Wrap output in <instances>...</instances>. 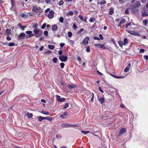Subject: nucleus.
Here are the masks:
<instances>
[{
	"label": "nucleus",
	"mask_w": 148,
	"mask_h": 148,
	"mask_svg": "<svg viewBox=\"0 0 148 148\" xmlns=\"http://www.w3.org/2000/svg\"><path fill=\"white\" fill-rule=\"evenodd\" d=\"M35 36L36 38H38L40 37L43 33L42 31L40 29H38L37 28L34 29L33 31Z\"/></svg>",
	"instance_id": "nucleus-1"
},
{
	"label": "nucleus",
	"mask_w": 148,
	"mask_h": 148,
	"mask_svg": "<svg viewBox=\"0 0 148 148\" xmlns=\"http://www.w3.org/2000/svg\"><path fill=\"white\" fill-rule=\"evenodd\" d=\"M68 57L65 55H63L59 56V59L62 62H65L68 59Z\"/></svg>",
	"instance_id": "nucleus-2"
},
{
	"label": "nucleus",
	"mask_w": 148,
	"mask_h": 148,
	"mask_svg": "<svg viewBox=\"0 0 148 148\" xmlns=\"http://www.w3.org/2000/svg\"><path fill=\"white\" fill-rule=\"evenodd\" d=\"M26 33L27 34L26 35H25L26 38H29L35 36V34H33L32 32V31H26Z\"/></svg>",
	"instance_id": "nucleus-3"
},
{
	"label": "nucleus",
	"mask_w": 148,
	"mask_h": 148,
	"mask_svg": "<svg viewBox=\"0 0 148 148\" xmlns=\"http://www.w3.org/2000/svg\"><path fill=\"white\" fill-rule=\"evenodd\" d=\"M94 45L97 48L101 49V50H104L106 48L102 44H96Z\"/></svg>",
	"instance_id": "nucleus-4"
},
{
	"label": "nucleus",
	"mask_w": 148,
	"mask_h": 148,
	"mask_svg": "<svg viewBox=\"0 0 148 148\" xmlns=\"http://www.w3.org/2000/svg\"><path fill=\"white\" fill-rule=\"evenodd\" d=\"M40 8L39 7H37L36 6L34 5L33 6L32 10L34 11L36 13H40Z\"/></svg>",
	"instance_id": "nucleus-5"
},
{
	"label": "nucleus",
	"mask_w": 148,
	"mask_h": 148,
	"mask_svg": "<svg viewBox=\"0 0 148 148\" xmlns=\"http://www.w3.org/2000/svg\"><path fill=\"white\" fill-rule=\"evenodd\" d=\"M61 126L63 127H78L79 126L77 125H70L66 124H62L61 125Z\"/></svg>",
	"instance_id": "nucleus-6"
},
{
	"label": "nucleus",
	"mask_w": 148,
	"mask_h": 148,
	"mask_svg": "<svg viewBox=\"0 0 148 148\" xmlns=\"http://www.w3.org/2000/svg\"><path fill=\"white\" fill-rule=\"evenodd\" d=\"M89 39V38L88 37H86L82 41V42L80 44H83L85 45H87L88 43V41Z\"/></svg>",
	"instance_id": "nucleus-7"
},
{
	"label": "nucleus",
	"mask_w": 148,
	"mask_h": 148,
	"mask_svg": "<svg viewBox=\"0 0 148 148\" xmlns=\"http://www.w3.org/2000/svg\"><path fill=\"white\" fill-rule=\"evenodd\" d=\"M25 36V33H21L18 36L17 38L18 40H21L24 39Z\"/></svg>",
	"instance_id": "nucleus-8"
},
{
	"label": "nucleus",
	"mask_w": 148,
	"mask_h": 148,
	"mask_svg": "<svg viewBox=\"0 0 148 148\" xmlns=\"http://www.w3.org/2000/svg\"><path fill=\"white\" fill-rule=\"evenodd\" d=\"M56 97L57 100L60 102H64L65 100V99L64 98H61L58 95H56Z\"/></svg>",
	"instance_id": "nucleus-9"
},
{
	"label": "nucleus",
	"mask_w": 148,
	"mask_h": 148,
	"mask_svg": "<svg viewBox=\"0 0 148 148\" xmlns=\"http://www.w3.org/2000/svg\"><path fill=\"white\" fill-rule=\"evenodd\" d=\"M54 11L52 10H50L49 12V14L47 15V16L49 18H52L54 16Z\"/></svg>",
	"instance_id": "nucleus-10"
},
{
	"label": "nucleus",
	"mask_w": 148,
	"mask_h": 148,
	"mask_svg": "<svg viewBox=\"0 0 148 148\" xmlns=\"http://www.w3.org/2000/svg\"><path fill=\"white\" fill-rule=\"evenodd\" d=\"M68 114V112H64L62 115H60V117L62 119H64L66 117V116Z\"/></svg>",
	"instance_id": "nucleus-11"
},
{
	"label": "nucleus",
	"mask_w": 148,
	"mask_h": 148,
	"mask_svg": "<svg viewBox=\"0 0 148 148\" xmlns=\"http://www.w3.org/2000/svg\"><path fill=\"white\" fill-rule=\"evenodd\" d=\"M126 132V130L125 128H123L121 129L120 130L119 133V135L120 136L121 134H123L125 133Z\"/></svg>",
	"instance_id": "nucleus-12"
},
{
	"label": "nucleus",
	"mask_w": 148,
	"mask_h": 148,
	"mask_svg": "<svg viewBox=\"0 0 148 148\" xmlns=\"http://www.w3.org/2000/svg\"><path fill=\"white\" fill-rule=\"evenodd\" d=\"M77 86V85L74 84H72L71 85H69L68 86V88L69 89H72L73 88H75Z\"/></svg>",
	"instance_id": "nucleus-13"
},
{
	"label": "nucleus",
	"mask_w": 148,
	"mask_h": 148,
	"mask_svg": "<svg viewBox=\"0 0 148 148\" xmlns=\"http://www.w3.org/2000/svg\"><path fill=\"white\" fill-rule=\"evenodd\" d=\"M130 67H131V64H130V63H129L128 64L127 66L125 68V69L124 70V71L126 72H128L129 71V70L130 69Z\"/></svg>",
	"instance_id": "nucleus-14"
},
{
	"label": "nucleus",
	"mask_w": 148,
	"mask_h": 148,
	"mask_svg": "<svg viewBox=\"0 0 148 148\" xmlns=\"http://www.w3.org/2000/svg\"><path fill=\"white\" fill-rule=\"evenodd\" d=\"M98 99L101 104L103 103L105 101V99L104 98H99V96L98 97Z\"/></svg>",
	"instance_id": "nucleus-15"
},
{
	"label": "nucleus",
	"mask_w": 148,
	"mask_h": 148,
	"mask_svg": "<svg viewBox=\"0 0 148 148\" xmlns=\"http://www.w3.org/2000/svg\"><path fill=\"white\" fill-rule=\"evenodd\" d=\"M134 7L135 8H138L140 5V4L139 1H136L134 5Z\"/></svg>",
	"instance_id": "nucleus-16"
},
{
	"label": "nucleus",
	"mask_w": 148,
	"mask_h": 148,
	"mask_svg": "<svg viewBox=\"0 0 148 148\" xmlns=\"http://www.w3.org/2000/svg\"><path fill=\"white\" fill-rule=\"evenodd\" d=\"M53 31H55L57 30V26L56 24H55L51 27Z\"/></svg>",
	"instance_id": "nucleus-17"
},
{
	"label": "nucleus",
	"mask_w": 148,
	"mask_h": 148,
	"mask_svg": "<svg viewBox=\"0 0 148 148\" xmlns=\"http://www.w3.org/2000/svg\"><path fill=\"white\" fill-rule=\"evenodd\" d=\"M26 115L28 116L29 118H30L33 116V114L32 113H29L28 112H27L26 113Z\"/></svg>",
	"instance_id": "nucleus-18"
},
{
	"label": "nucleus",
	"mask_w": 148,
	"mask_h": 148,
	"mask_svg": "<svg viewBox=\"0 0 148 148\" xmlns=\"http://www.w3.org/2000/svg\"><path fill=\"white\" fill-rule=\"evenodd\" d=\"M110 75L113 77L116 78H122L124 77L123 76H117L115 75H113L112 74H110Z\"/></svg>",
	"instance_id": "nucleus-19"
},
{
	"label": "nucleus",
	"mask_w": 148,
	"mask_h": 148,
	"mask_svg": "<svg viewBox=\"0 0 148 148\" xmlns=\"http://www.w3.org/2000/svg\"><path fill=\"white\" fill-rule=\"evenodd\" d=\"M118 43L119 45V46L122 47L123 45H124L123 42L121 41H119L118 42Z\"/></svg>",
	"instance_id": "nucleus-20"
},
{
	"label": "nucleus",
	"mask_w": 148,
	"mask_h": 148,
	"mask_svg": "<svg viewBox=\"0 0 148 148\" xmlns=\"http://www.w3.org/2000/svg\"><path fill=\"white\" fill-rule=\"evenodd\" d=\"M142 16L143 17L146 16H148V14L146 12H142Z\"/></svg>",
	"instance_id": "nucleus-21"
},
{
	"label": "nucleus",
	"mask_w": 148,
	"mask_h": 148,
	"mask_svg": "<svg viewBox=\"0 0 148 148\" xmlns=\"http://www.w3.org/2000/svg\"><path fill=\"white\" fill-rule=\"evenodd\" d=\"M114 13L113 9L112 8H110V12L109 13L110 15H112Z\"/></svg>",
	"instance_id": "nucleus-22"
},
{
	"label": "nucleus",
	"mask_w": 148,
	"mask_h": 148,
	"mask_svg": "<svg viewBox=\"0 0 148 148\" xmlns=\"http://www.w3.org/2000/svg\"><path fill=\"white\" fill-rule=\"evenodd\" d=\"M11 31L10 29H7L6 30V34L7 35H9L11 33Z\"/></svg>",
	"instance_id": "nucleus-23"
},
{
	"label": "nucleus",
	"mask_w": 148,
	"mask_h": 148,
	"mask_svg": "<svg viewBox=\"0 0 148 148\" xmlns=\"http://www.w3.org/2000/svg\"><path fill=\"white\" fill-rule=\"evenodd\" d=\"M123 43L124 45H125L126 44H127L128 40L127 38H125L124 39Z\"/></svg>",
	"instance_id": "nucleus-24"
},
{
	"label": "nucleus",
	"mask_w": 148,
	"mask_h": 148,
	"mask_svg": "<svg viewBox=\"0 0 148 148\" xmlns=\"http://www.w3.org/2000/svg\"><path fill=\"white\" fill-rule=\"evenodd\" d=\"M41 113L46 115H49V112L45 111L44 110H42Z\"/></svg>",
	"instance_id": "nucleus-25"
},
{
	"label": "nucleus",
	"mask_w": 148,
	"mask_h": 148,
	"mask_svg": "<svg viewBox=\"0 0 148 148\" xmlns=\"http://www.w3.org/2000/svg\"><path fill=\"white\" fill-rule=\"evenodd\" d=\"M45 119V117L39 116L38 118V121H41Z\"/></svg>",
	"instance_id": "nucleus-26"
},
{
	"label": "nucleus",
	"mask_w": 148,
	"mask_h": 148,
	"mask_svg": "<svg viewBox=\"0 0 148 148\" xmlns=\"http://www.w3.org/2000/svg\"><path fill=\"white\" fill-rule=\"evenodd\" d=\"M48 47L49 49L51 50H52L54 48V46L53 45H49Z\"/></svg>",
	"instance_id": "nucleus-27"
},
{
	"label": "nucleus",
	"mask_w": 148,
	"mask_h": 148,
	"mask_svg": "<svg viewBox=\"0 0 148 148\" xmlns=\"http://www.w3.org/2000/svg\"><path fill=\"white\" fill-rule=\"evenodd\" d=\"M126 31L127 32L130 34L134 35V32L133 31H132L130 30H126Z\"/></svg>",
	"instance_id": "nucleus-28"
},
{
	"label": "nucleus",
	"mask_w": 148,
	"mask_h": 148,
	"mask_svg": "<svg viewBox=\"0 0 148 148\" xmlns=\"http://www.w3.org/2000/svg\"><path fill=\"white\" fill-rule=\"evenodd\" d=\"M125 21V20L124 18H122L120 22V24H121L124 23Z\"/></svg>",
	"instance_id": "nucleus-29"
},
{
	"label": "nucleus",
	"mask_w": 148,
	"mask_h": 148,
	"mask_svg": "<svg viewBox=\"0 0 148 148\" xmlns=\"http://www.w3.org/2000/svg\"><path fill=\"white\" fill-rule=\"evenodd\" d=\"M143 23L144 25H146L148 23V20L147 19H145L143 21Z\"/></svg>",
	"instance_id": "nucleus-30"
},
{
	"label": "nucleus",
	"mask_w": 148,
	"mask_h": 148,
	"mask_svg": "<svg viewBox=\"0 0 148 148\" xmlns=\"http://www.w3.org/2000/svg\"><path fill=\"white\" fill-rule=\"evenodd\" d=\"M45 119H47L49 121H51L52 120V118L50 117H45Z\"/></svg>",
	"instance_id": "nucleus-31"
},
{
	"label": "nucleus",
	"mask_w": 148,
	"mask_h": 148,
	"mask_svg": "<svg viewBox=\"0 0 148 148\" xmlns=\"http://www.w3.org/2000/svg\"><path fill=\"white\" fill-rule=\"evenodd\" d=\"M59 21L61 23H63L64 21V18L62 17H61L60 18H59Z\"/></svg>",
	"instance_id": "nucleus-32"
},
{
	"label": "nucleus",
	"mask_w": 148,
	"mask_h": 148,
	"mask_svg": "<svg viewBox=\"0 0 148 148\" xmlns=\"http://www.w3.org/2000/svg\"><path fill=\"white\" fill-rule=\"evenodd\" d=\"M64 3V1L62 0H61L58 3V4L59 6H61Z\"/></svg>",
	"instance_id": "nucleus-33"
},
{
	"label": "nucleus",
	"mask_w": 148,
	"mask_h": 148,
	"mask_svg": "<svg viewBox=\"0 0 148 148\" xmlns=\"http://www.w3.org/2000/svg\"><path fill=\"white\" fill-rule=\"evenodd\" d=\"M95 20V18L93 17L89 19V21L90 22H93Z\"/></svg>",
	"instance_id": "nucleus-34"
},
{
	"label": "nucleus",
	"mask_w": 148,
	"mask_h": 148,
	"mask_svg": "<svg viewBox=\"0 0 148 148\" xmlns=\"http://www.w3.org/2000/svg\"><path fill=\"white\" fill-rule=\"evenodd\" d=\"M84 30V29L83 28L80 29L78 31L77 33L78 34H80Z\"/></svg>",
	"instance_id": "nucleus-35"
},
{
	"label": "nucleus",
	"mask_w": 148,
	"mask_h": 148,
	"mask_svg": "<svg viewBox=\"0 0 148 148\" xmlns=\"http://www.w3.org/2000/svg\"><path fill=\"white\" fill-rule=\"evenodd\" d=\"M53 61L55 63H57V61H58L57 58H54L53 59Z\"/></svg>",
	"instance_id": "nucleus-36"
},
{
	"label": "nucleus",
	"mask_w": 148,
	"mask_h": 148,
	"mask_svg": "<svg viewBox=\"0 0 148 148\" xmlns=\"http://www.w3.org/2000/svg\"><path fill=\"white\" fill-rule=\"evenodd\" d=\"M38 27V25L36 24H34L33 25V27L36 28H37V27Z\"/></svg>",
	"instance_id": "nucleus-37"
},
{
	"label": "nucleus",
	"mask_w": 148,
	"mask_h": 148,
	"mask_svg": "<svg viewBox=\"0 0 148 148\" xmlns=\"http://www.w3.org/2000/svg\"><path fill=\"white\" fill-rule=\"evenodd\" d=\"M90 95H91V94L92 95V98L91 99V102H93L94 101V95L93 93H90Z\"/></svg>",
	"instance_id": "nucleus-38"
},
{
	"label": "nucleus",
	"mask_w": 148,
	"mask_h": 148,
	"mask_svg": "<svg viewBox=\"0 0 148 148\" xmlns=\"http://www.w3.org/2000/svg\"><path fill=\"white\" fill-rule=\"evenodd\" d=\"M73 28L74 29L76 30L77 28V26L74 23L73 25Z\"/></svg>",
	"instance_id": "nucleus-39"
},
{
	"label": "nucleus",
	"mask_w": 148,
	"mask_h": 148,
	"mask_svg": "<svg viewBox=\"0 0 148 148\" xmlns=\"http://www.w3.org/2000/svg\"><path fill=\"white\" fill-rule=\"evenodd\" d=\"M65 64L64 63L62 62L60 64V66L61 68H64Z\"/></svg>",
	"instance_id": "nucleus-40"
},
{
	"label": "nucleus",
	"mask_w": 148,
	"mask_h": 148,
	"mask_svg": "<svg viewBox=\"0 0 148 148\" xmlns=\"http://www.w3.org/2000/svg\"><path fill=\"white\" fill-rule=\"evenodd\" d=\"M106 3V1L105 0H103L101 2H100V5L104 4Z\"/></svg>",
	"instance_id": "nucleus-41"
},
{
	"label": "nucleus",
	"mask_w": 148,
	"mask_h": 148,
	"mask_svg": "<svg viewBox=\"0 0 148 148\" xmlns=\"http://www.w3.org/2000/svg\"><path fill=\"white\" fill-rule=\"evenodd\" d=\"M134 35L139 36H140V34L139 33H137V32H134Z\"/></svg>",
	"instance_id": "nucleus-42"
},
{
	"label": "nucleus",
	"mask_w": 148,
	"mask_h": 148,
	"mask_svg": "<svg viewBox=\"0 0 148 148\" xmlns=\"http://www.w3.org/2000/svg\"><path fill=\"white\" fill-rule=\"evenodd\" d=\"M81 132L82 133H83V134H87L88 133H89V132L88 131H84L83 130H81Z\"/></svg>",
	"instance_id": "nucleus-43"
},
{
	"label": "nucleus",
	"mask_w": 148,
	"mask_h": 148,
	"mask_svg": "<svg viewBox=\"0 0 148 148\" xmlns=\"http://www.w3.org/2000/svg\"><path fill=\"white\" fill-rule=\"evenodd\" d=\"M72 33L71 32H69L68 33V36L69 37H71L72 36Z\"/></svg>",
	"instance_id": "nucleus-44"
},
{
	"label": "nucleus",
	"mask_w": 148,
	"mask_h": 148,
	"mask_svg": "<svg viewBox=\"0 0 148 148\" xmlns=\"http://www.w3.org/2000/svg\"><path fill=\"white\" fill-rule=\"evenodd\" d=\"M15 43L13 42H11L8 44V45L9 46L12 47L13 46L15 45Z\"/></svg>",
	"instance_id": "nucleus-45"
},
{
	"label": "nucleus",
	"mask_w": 148,
	"mask_h": 148,
	"mask_svg": "<svg viewBox=\"0 0 148 148\" xmlns=\"http://www.w3.org/2000/svg\"><path fill=\"white\" fill-rule=\"evenodd\" d=\"M46 24L45 23L43 24L42 26L41 27V29H44L45 27L46 26Z\"/></svg>",
	"instance_id": "nucleus-46"
},
{
	"label": "nucleus",
	"mask_w": 148,
	"mask_h": 148,
	"mask_svg": "<svg viewBox=\"0 0 148 148\" xmlns=\"http://www.w3.org/2000/svg\"><path fill=\"white\" fill-rule=\"evenodd\" d=\"M69 106V104L68 103H66L64 105V108L65 109L66 108H67Z\"/></svg>",
	"instance_id": "nucleus-47"
},
{
	"label": "nucleus",
	"mask_w": 148,
	"mask_h": 148,
	"mask_svg": "<svg viewBox=\"0 0 148 148\" xmlns=\"http://www.w3.org/2000/svg\"><path fill=\"white\" fill-rule=\"evenodd\" d=\"M68 14L70 16H72L73 15V12L72 11H70L68 13Z\"/></svg>",
	"instance_id": "nucleus-48"
},
{
	"label": "nucleus",
	"mask_w": 148,
	"mask_h": 148,
	"mask_svg": "<svg viewBox=\"0 0 148 148\" xmlns=\"http://www.w3.org/2000/svg\"><path fill=\"white\" fill-rule=\"evenodd\" d=\"M145 51V50L143 49H141L140 50L139 52L140 53H143Z\"/></svg>",
	"instance_id": "nucleus-49"
},
{
	"label": "nucleus",
	"mask_w": 148,
	"mask_h": 148,
	"mask_svg": "<svg viewBox=\"0 0 148 148\" xmlns=\"http://www.w3.org/2000/svg\"><path fill=\"white\" fill-rule=\"evenodd\" d=\"M125 14H129L128 9L126 10Z\"/></svg>",
	"instance_id": "nucleus-50"
},
{
	"label": "nucleus",
	"mask_w": 148,
	"mask_h": 148,
	"mask_svg": "<svg viewBox=\"0 0 148 148\" xmlns=\"http://www.w3.org/2000/svg\"><path fill=\"white\" fill-rule=\"evenodd\" d=\"M48 34V32L47 31H45L44 32V34L46 36H47Z\"/></svg>",
	"instance_id": "nucleus-51"
},
{
	"label": "nucleus",
	"mask_w": 148,
	"mask_h": 148,
	"mask_svg": "<svg viewBox=\"0 0 148 148\" xmlns=\"http://www.w3.org/2000/svg\"><path fill=\"white\" fill-rule=\"evenodd\" d=\"M86 51L88 52L90 51V48L89 47H86Z\"/></svg>",
	"instance_id": "nucleus-52"
},
{
	"label": "nucleus",
	"mask_w": 148,
	"mask_h": 148,
	"mask_svg": "<svg viewBox=\"0 0 148 148\" xmlns=\"http://www.w3.org/2000/svg\"><path fill=\"white\" fill-rule=\"evenodd\" d=\"M99 90L101 93H103V91L101 89V88L100 86L99 87Z\"/></svg>",
	"instance_id": "nucleus-53"
},
{
	"label": "nucleus",
	"mask_w": 148,
	"mask_h": 148,
	"mask_svg": "<svg viewBox=\"0 0 148 148\" xmlns=\"http://www.w3.org/2000/svg\"><path fill=\"white\" fill-rule=\"evenodd\" d=\"M99 37L100 39L103 40V36L101 34H100L99 35Z\"/></svg>",
	"instance_id": "nucleus-54"
},
{
	"label": "nucleus",
	"mask_w": 148,
	"mask_h": 148,
	"mask_svg": "<svg viewBox=\"0 0 148 148\" xmlns=\"http://www.w3.org/2000/svg\"><path fill=\"white\" fill-rule=\"evenodd\" d=\"M65 45V44L64 43H61L60 44V46L61 47H62Z\"/></svg>",
	"instance_id": "nucleus-55"
},
{
	"label": "nucleus",
	"mask_w": 148,
	"mask_h": 148,
	"mask_svg": "<svg viewBox=\"0 0 148 148\" xmlns=\"http://www.w3.org/2000/svg\"><path fill=\"white\" fill-rule=\"evenodd\" d=\"M93 39L95 40H100V39L98 37H94L93 38Z\"/></svg>",
	"instance_id": "nucleus-56"
},
{
	"label": "nucleus",
	"mask_w": 148,
	"mask_h": 148,
	"mask_svg": "<svg viewBox=\"0 0 148 148\" xmlns=\"http://www.w3.org/2000/svg\"><path fill=\"white\" fill-rule=\"evenodd\" d=\"M58 53L60 55L62 56L61 55L62 53V51L61 50H60L58 51Z\"/></svg>",
	"instance_id": "nucleus-57"
},
{
	"label": "nucleus",
	"mask_w": 148,
	"mask_h": 148,
	"mask_svg": "<svg viewBox=\"0 0 148 148\" xmlns=\"http://www.w3.org/2000/svg\"><path fill=\"white\" fill-rule=\"evenodd\" d=\"M6 39L8 41L10 40H11V38L10 36H7L6 38Z\"/></svg>",
	"instance_id": "nucleus-58"
},
{
	"label": "nucleus",
	"mask_w": 148,
	"mask_h": 148,
	"mask_svg": "<svg viewBox=\"0 0 148 148\" xmlns=\"http://www.w3.org/2000/svg\"><path fill=\"white\" fill-rule=\"evenodd\" d=\"M26 26H21V28L23 30H24V28H26Z\"/></svg>",
	"instance_id": "nucleus-59"
},
{
	"label": "nucleus",
	"mask_w": 148,
	"mask_h": 148,
	"mask_svg": "<svg viewBox=\"0 0 148 148\" xmlns=\"http://www.w3.org/2000/svg\"><path fill=\"white\" fill-rule=\"evenodd\" d=\"M45 2L47 3H49L51 1L50 0H45Z\"/></svg>",
	"instance_id": "nucleus-60"
},
{
	"label": "nucleus",
	"mask_w": 148,
	"mask_h": 148,
	"mask_svg": "<svg viewBox=\"0 0 148 148\" xmlns=\"http://www.w3.org/2000/svg\"><path fill=\"white\" fill-rule=\"evenodd\" d=\"M79 17L81 20H83L84 18L82 16L79 15Z\"/></svg>",
	"instance_id": "nucleus-61"
},
{
	"label": "nucleus",
	"mask_w": 148,
	"mask_h": 148,
	"mask_svg": "<svg viewBox=\"0 0 148 148\" xmlns=\"http://www.w3.org/2000/svg\"><path fill=\"white\" fill-rule=\"evenodd\" d=\"M131 24V22H130V23H127L126 25V27H127L128 26H129V25H130Z\"/></svg>",
	"instance_id": "nucleus-62"
},
{
	"label": "nucleus",
	"mask_w": 148,
	"mask_h": 148,
	"mask_svg": "<svg viewBox=\"0 0 148 148\" xmlns=\"http://www.w3.org/2000/svg\"><path fill=\"white\" fill-rule=\"evenodd\" d=\"M144 58L146 60H148V56L147 55H145L144 56Z\"/></svg>",
	"instance_id": "nucleus-63"
},
{
	"label": "nucleus",
	"mask_w": 148,
	"mask_h": 148,
	"mask_svg": "<svg viewBox=\"0 0 148 148\" xmlns=\"http://www.w3.org/2000/svg\"><path fill=\"white\" fill-rule=\"evenodd\" d=\"M77 60L78 61H80L81 60V59L80 57L78 56L77 57Z\"/></svg>",
	"instance_id": "nucleus-64"
}]
</instances>
